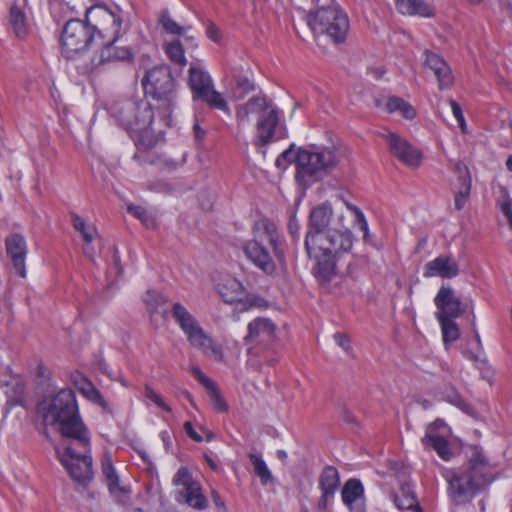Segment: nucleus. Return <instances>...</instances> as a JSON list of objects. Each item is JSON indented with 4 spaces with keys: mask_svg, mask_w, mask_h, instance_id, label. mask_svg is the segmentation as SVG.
Returning <instances> with one entry per match:
<instances>
[{
    "mask_svg": "<svg viewBox=\"0 0 512 512\" xmlns=\"http://www.w3.org/2000/svg\"><path fill=\"white\" fill-rule=\"evenodd\" d=\"M454 171L459 175H463L464 173H470L468 167L462 162L458 161L455 164Z\"/></svg>",
    "mask_w": 512,
    "mask_h": 512,
    "instance_id": "64",
    "label": "nucleus"
},
{
    "mask_svg": "<svg viewBox=\"0 0 512 512\" xmlns=\"http://www.w3.org/2000/svg\"><path fill=\"white\" fill-rule=\"evenodd\" d=\"M197 380L208 390V392L216 388V384L204 373H202Z\"/></svg>",
    "mask_w": 512,
    "mask_h": 512,
    "instance_id": "61",
    "label": "nucleus"
},
{
    "mask_svg": "<svg viewBox=\"0 0 512 512\" xmlns=\"http://www.w3.org/2000/svg\"><path fill=\"white\" fill-rule=\"evenodd\" d=\"M9 23L15 35L22 39L28 33V26L25 13L16 5L10 8Z\"/></svg>",
    "mask_w": 512,
    "mask_h": 512,
    "instance_id": "34",
    "label": "nucleus"
},
{
    "mask_svg": "<svg viewBox=\"0 0 512 512\" xmlns=\"http://www.w3.org/2000/svg\"><path fill=\"white\" fill-rule=\"evenodd\" d=\"M213 84L211 76L206 71L199 67L191 66L189 68L188 85L194 101L198 95L203 93L202 91L212 88Z\"/></svg>",
    "mask_w": 512,
    "mask_h": 512,
    "instance_id": "24",
    "label": "nucleus"
},
{
    "mask_svg": "<svg viewBox=\"0 0 512 512\" xmlns=\"http://www.w3.org/2000/svg\"><path fill=\"white\" fill-rule=\"evenodd\" d=\"M470 192L471 191L465 192V190L457 189V191L455 192V195H454V206H455L456 210L460 211L464 208V206L470 196Z\"/></svg>",
    "mask_w": 512,
    "mask_h": 512,
    "instance_id": "50",
    "label": "nucleus"
},
{
    "mask_svg": "<svg viewBox=\"0 0 512 512\" xmlns=\"http://www.w3.org/2000/svg\"><path fill=\"white\" fill-rule=\"evenodd\" d=\"M206 340H203L202 345H192L195 348L202 350L204 353L210 354L215 360L222 362L224 360V354L222 348L215 345L212 338L206 333Z\"/></svg>",
    "mask_w": 512,
    "mask_h": 512,
    "instance_id": "41",
    "label": "nucleus"
},
{
    "mask_svg": "<svg viewBox=\"0 0 512 512\" xmlns=\"http://www.w3.org/2000/svg\"><path fill=\"white\" fill-rule=\"evenodd\" d=\"M295 177L301 185H311L319 181V172L311 145L307 148H298Z\"/></svg>",
    "mask_w": 512,
    "mask_h": 512,
    "instance_id": "16",
    "label": "nucleus"
},
{
    "mask_svg": "<svg viewBox=\"0 0 512 512\" xmlns=\"http://www.w3.org/2000/svg\"><path fill=\"white\" fill-rule=\"evenodd\" d=\"M197 380L208 390V392L216 388V384L204 373H202Z\"/></svg>",
    "mask_w": 512,
    "mask_h": 512,
    "instance_id": "60",
    "label": "nucleus"
},
{
    "mask_svg": "<svg viewBox=\"0 0 512 512\" xmlns=\"http://www.w3.org/2000/svg\"><path fill=\"white\" fill-rule=\"evenodd\" d=\"M394 502L398 509L406 510L407 512L420 507L411 485L406 482L401 484L399 494L394 496Z\"/></svg>",
    "mask_w": 512,
    "mask_h": 512,
    "instance_id": "29",
    "label": "nucleus"
},
{
    "mask_svg": "<svg viewBox=\"0 0 512 512\" xmlns=\"http://www.w3.org/2000/svg\"><path fill=\"white\" fill-rule=\"evenodd\" d=\"M459 274L458 264L448 256H438L425 264L424 276H440L442 278H453Z\"/></svg>",
    "mask_w": 512,
    "mask_h": 512,
    "instance_id": "21",
    "label": "nucleus"
},
{
    "mask_svg": "<svg viewBox=\"0 0 512 512\" xmlns=\"http://www.w3.org/2000/svg\"><path fill=\"white\" fill-rule=\"evenodd\" d=\"M288 231L292 236L293 241L299 239L300 224L295 217H291L288 223Z\"/></svg>",
    "mask_w": 512,
    "mask_h": 512,
    "instance_id": "53",
    "label": "nucleus"
},
{
    "mask_svg": "<svg viewBox=\"0 0 512 512\" xmlns=\"http://www.w3.org/2000/svg\"><path fill=\"white\" fill-rule=\"evenodd\" d=\"M258 116L256 123V142L258 146L269 144L280 123V111L273 105L272 100L266 95H257L251 97L245 104L239 106L236 110V118L239 124L249 121V115Z\"/></svg>",
    "mask_w": 512,
    "mask_h": 512,
    "instance_id": "5",
    "label": "nucleus"
},
{
    "mask_svg": "<svg viewBox=\"0 0 512 512\" xmlns=\"http://www.w3.org/2000/svg\"><path fill=\"white\" fill-rule=\"evenodd\" d=\"M88 400L92 401L93 403L101 406L104 410L111 413V409L109 407V404L102 396L101 392L96 387H90L89 391H87V395L85 396Z\"/></svg>",
    "mask_w": 512,
    "mask_h": 512,
    "instance_id": "46",
    "label": "nucleus"
},
{
    "mask_svg": "<svg viewBox=\"0 0 512 512\" xmlns=\"http://www.w3.org/2000/svg\"><path fill=\"white\" fill-rule=\"evenodd\" d=\"M425 448H432L437 452L439 457L444 461H449L453 457V452L450 448L448 440L438 434L425 433V436L421 440Z\"/></svg>",
    "mask_w": 512,
    "mask_h": 512,
    "instance_id": "25",
    "label": "nucleus"
},
{
    "mask_svg": "<svg viewBox=\"0 0 512 512\" xmlns=\"http://www.w3.org/2000/svg\"><path fill=\"white\" fill-rule=\"evenodd\" d=\"M6 253L11 260L12 268L21 278L26 277L25 259L27 244L23 235L13 233L5 239Z\"/></svg>",
    "mask_w": 512,
    "mask_h": 512,
    "instance_id": "15",
    "label": "nucleus"
},
{
    "mask_svg": "<svg viewBox=\"0 0 512 512\" xmlns=\"http://www.w3.org/2000/svg\"><path fill=\"white\" fill-rule=\"evenodd\" d=\"M466 464L446 469L443 477L448 483L447 493L455 505H465L485 490L493 481L492 466L481 447L471 446Z\"/></svg>",
    "mask_w": 512,
    "mask_h": 512,
    "instance_id": "3",
    "label": "nucleus"
},
{
    "mask_svg": "<svg viewBox=\"0 0 512 512\" xmlns=\"http://www.w3.org/2000/svg\"><path fill=\"white\" fill-rule=\"evenodd\" d=\"M158 25L161 27L162 32L175 36L185 35L186 30L190 27L179 25L172 19L167 9L161 10L158 14Z\"/></svg>",
    "mask_w": 512,
    "mask_h": 512,
    "instance_id": "35",
    "label": "nucleus"
},
{
    "mask_svg": "<svg viewBox=\"0 0 512 512\" xmlns=\"http://www.w3.org/2000/svg\"><path fill=\"white\" fill-rule=\"evenodd\" d=\"M207 37L211 39L212 41H219L220 39V32L217 26L214 23H210L206 30Z\"/></svg>",
    "mask_w": 512,
    "mask_h": 512,
    "instance_id": "58",
    "label": "nucleus"
},
{
    "mask_svg": "<svg viewBox=\"0 0 512 512\" xmlns=\"http://www.w3.org/2000/svg\"><path fill=\"white\" fill-rule=\"evenodd\" d=\"M446 426L444 420L436 419L434 422L429 424L427 427L426 433L431 432V434H437L436 431L440 428H444Z\"/></svg>",
    "mask_w": 512,
    "mask_h": 512,
    "instance_id": "62",
    "label": "nucleus"
},
{
    "mask_svg": "<svg viewBox=\"0 0 512 512\" xmlns=\"http://www.w3.org/2000/svg\"><path fill=\"white\" fill-rule=\"evenodd\" d=\"M211 498L218 509L222 510V512H227L225 503L222 500L220 494L216 490L211 491Z\"/></svg>",
    "mask_w": 512,
    "mask_h": 512,
    "instance_id": "59",
    "label": "nucleus"
},
{
    "mask_svg": "<svg viewBox=\"0 0 512 512\" xmlns=\"http://www.w3.org/2000/svg\"><path fill=\"white\" fill-rule=\"evenodd\" d=\"M307 23L314 34H325L335 44L344 43L350 28L347 14L337 6H327L311 11Z\"/></svg>",
    "mask_w": 512,
    "mask_h": 512,
    "instance_id": "7",
    "label": "nucleus"
},
{
    "mask_svg": "<svg viewBox=\"0 0 512 512\" xmlns=\"http://www.w3.org/2000/svg\"><path fill=\"white\" fill-rule=\"evenodd\" d=\"M354 236L349 229H327L315 240L305 246L310 258L316 260L315 276L329 283L337 274V262L342 254L348 253L353 245Z\"/></svg>",
    "mask_w": 512,
    "mask_h": 512,
    "instance_id": "4",
    "label": "nucleus"
},
{
    "mask_svg": "<svg viewBox=\"0 0 512 512\" xmlns=\"http://www.w3.org/2000/svg\"><path fill=\"white\" fill-rule=\"evenodd\" d=\"M363 494L364 488L361 481L354 478L346 481L341 491L342 501L351 512H365Z\"/></svg>",
    "mask_w": 512,
    "mask_h": 512,
    "instance_id": "19",
    "label": "nucleus"
},
{
    "mask_svg": "<svg viewBox=\"0 0 512 512\" xmlns=\"http://www.w3.org/2000/svg\"><path fill=\"white\" fill-rule=\"evenodd\" d=\"M128 134L134 140L138 151L152 149L157 144V137L150 126H146L144 129L132 130Z\"/></svg>",
    "mask_w": 512,
    "mask_h": 512,
    "instance_id": "33",
    "label": "nucleus"
},
{
    "mask_svg": "<svg viewBox=\"0 0 512 512\" xmlns=\"http://www.w3.org/2000/svg\"><path fill=\"white\" fill-rule=\"evenodd\" d=\"M435 305L438 308L436 317L458 318L468 310V303L462 302L451 287L442 286L436 297Z\"/></svg>",
    "mask_w": 512,
    "mask_h": 512,
    "instance_id": "12",
    "label": "nucleus"
},
{
    "mask_svg": "<svg viewBox=\"0 0 512 512\" xmlns=\"http://www.w3.org/2000/svg\"><path fill=\"white\" fill-rule=\"evenodd\" d=\"M143 301L151 315L158 312V308L168 302V298L156 290H147Z\"/></svg>",
    "mask_w": 512,
    "mask_h": 512,
    "instance_id": "39",
    "label": "nucleus"
},
{
    "mask_svg": "<svg viewBox=\"0 0 512 512\" xmlns=\"http://www.w3.org/2000/svg\"><path fill=\"white\" fill-rule=\"evenodd\" d=\"M254 90L255 84L248 75L234 71L231 83V93L234 99L241 100Z\"/></svg>",
    "mask_w": 512,
    "mask_h": 512,
    "instance_id": "27",
    "label": "nucleus"
},
{
    "mask_svg": "<svg viewBox=\"0 0 512 512\" xmlns=\"http://www.w3.org/2000/svg\"><path fill=\"white\" fill-rule=\"evenodd\" d=\"M333 216V209L329 202H324L310 211L308 231L305 236V246H309L315 240V237L326 233L328 225Z\"/></svg>",
    "mask_w": 512,
    "mask_h": 512,
    "instance_id": "13",
    "label": "nucleus"
},
{
    "mask_svg": "<svg viewBox=\"0 0 512 512\" xmlns=\"http://www.w3.org/2000/svg\"><path fill=\"white\" fill-rule=\"evenodd\" d=\"M340 485V476L334 466H326L319 476V488L321 496L318 500V509L326 510L329 502L333 499L335 492Z\"/></svg>",
    "mask_w": 512,
    "mask_h": 512,
    "instance_id": "18",
    "label": "nucleus"
},
{
    "mask_svg": "<svg viewBox=\"0 0 512 512\" xmlns=\"http://www.w3.org/2000/svg\"><path fill=\"white\" fill-rule=\"evenodd\" d=\"M396 6L402 14L422 17H432L434 15L433 8L423 0H396Z\"/></svg>",
    "mask_w": 512,
    "mask_h": 512,
    "instance_id": "26",
    "label": "nucleus"
},
{
    "mask_svg": "<svg viewBox=\"0 0 512 512\" xmlns=\"http://www.w3.org/2000/svg\"><path fill=\"white\" fill-rule=\"evenodd\" d=\"M165 51L171 61L181 65L185 64L184 50L179 40L167 44Z\"/></svg>",
    "mask_w": 512,
    "mask_h": 512,
    "instance_id": "43",
    "label": "nucleus"
},
{
    "mask_svg": "<svg viewBox=\"0 0 512 512\" xmlns=\"http://www.w3.org/2000/svg\"><path fill=\"white\" fill-rule=\"evenodd\" d=\"M102 465V473L105 477V481L108 487L109 492L114 496H125L127 497L131 490L129 486L121 485L119 481V476L116 473V470L113 466L112 458L110 454L105 453L102 457L101 461Z\"/></svg>",
    "mask_w": 512,
    "mask_h": 512,
    "instance_id": "22",
    "label": "nucleus"
},
{
    "mask_svg": "<svg viewBox=\"0 0 512 512\" xmlns=\"http://www.w3.org/2000/svg\"><path fill=\"white\" fill-rule=\"evenodd\" d=\"M180 495L184 498L185 502L194 509L203 510L208 506L207 498L202 493V488L199 482L183 489L180 492Z\"/></svg>",
    "mask_w": 512,
    "mask_h": 512,
    "instance_id": "28",
    "label": "nucleus"
},
{
    "mask_svg": "<svg viewBox=\"0 0 512 512\" xmlns=\"http://www.w3.org/2000/svg\"><path fill=\"white\" fill-rule=\"evenodd\" d=\"M46 426L56 427L63 438L71 439L81 447L76 451L71 445L63 450L55 448L60 463L76 482L87 485L93 478L90 452V432L84 424L78 409L76 395L72 389H61L45 397L37 406Z\"/></svg>",
    "mask_w": 512,
    "mask_h": 512,
    "instance_id": "1",
    "label": "nucleus"
},
{
    "mask_svg": "<svg viewBox=\"0 0 512 512\" xmlns=\"http://www.w3.org/2000/svg\"><path fill=\"white\" fill-rule=\"evenodd\" d=\"M109 113L127 133L151 126L154 118L152 106L144 99H119L114 101Z\"/></svg>",
    "mask_w": 512,
    "mask_h": 512,
    "instance_id": "8",
    "label": "nucleus"
},
{
    "mask_svg": "<svg viewBox=\"0 0 512 512\" xmlns=\"http://www.w3.org/2000/svg\"><path fill=\"white\" fill-rule=\"evenodd\" d=\"M425 56L424 66L434 73L438 80L439 88H448L453 82L451 69L448 64L439 55L428 50L425 51Z\"/></svg>",
    "mask_w": 512,
    "mask_h": 512,
    "instance_id": "20",
    "label": "nucleus"
},
{
    "mask_svg": "<svg viewBox=\"0 0 512 512\" xmlns=\"http://www.w3.org/2000/svg\"><path fill=\"white\" fill-rule=\"evenodd\" d=\"M244 340L270 349L276 341V325L268 318H256L248 324V334Z\"/></svg>",
    "mask_w": 512,
    "mask_h": 512,
    "instance_id": "10",
    "label": "nucleus"
},
{
    "mask_svg": "<svg viewBox=\"0 0 512 512\" xmlns=\"http://www.w3.org/2000/svg\"><path fill=\"white\" fill-rule=\"evenodd\" d=\"M450 105H451V109H452L454 117L457 119L462 131H464L466 123H465V118L463 116L461 106L454 100L450 101Z\"/></svg>",
    "mask_w": 512,
    "mask_h": 512,
    "instance_id": "51",
    "label": "nucleus"
},
{
    "mask_svg": "<svg viewBox=\"0 0 512 512\" xmlns=\"http://www.w3.org/2000/svg\"><path fill=\"white\" fill-rule=\"evenodd\" d=\"M443 399L448 403L456 406L467 415L475 414L474 407L468 403L458 392V390L452 385L445 388L443 392Z\"/></svg>",
    "mask_w": 512,
    "mask_h": 512,
    "instance_id": "36",
    "label": "nucleus"
},
{
    "mask_svg": "<svg viewBox=\"0 0 512 512\" xmlns=\"http://www.w3.org/2000/svg\"><path fill=\"white\" fill-rule=\"evenodd\" d=\"M142 85L145 93L158 102L157 109L166 126H171V113L176 103L175 81L168 65H158L148 70Z\"/></svg>",
    "mask_w": 512,
    "mask_h": 512,
    "instance_id": "6",
    "label": "nucleus"
},
{
    "mask_svg": "<svg viewBox=\"0 0 512 512\" xmlns=\"http://www.w3.org/2000/svg\"><path fill=\"white\" fill-rule=\"evenodd\" d=\"M345 205L351 212L354 213L355 221L364 216L363 212L356 205L349 202H345Z\"/></svg>",
    "mask_w": 512,
    "mask_h": 512,
    "instance_id": "63",
    "label": "nucleus"
},
{
    "mask_svg": "<svg viewBox=\"0 0 512 512\" xmlns=\"http://www.w3.org/2000/svg\"><path fill=\"white\" fill-rule=\"evenodd\" d=\"M264 233L267 236V240L269 245L273 250L274 257L276 261L281 265H285V253L281 246V241L279 237V233L277 231L276 226L272 222H266L264 224Z\"/></svg>",
    "mask_w": 512,
    "mask_h": 512,
    "instance_id": "31",
    "label": "nucleus"
},
{
    "mask_svg": "<svg viewBox=\"0 0 512 512\" xmlns=\"http://www.w3.org/2000/svg\"><path fill=\"white\" fill-rule=\"evenodd\" d=\"M122 18L107 6L92 7L86 12V20L70 19L61 34L62 54L67 59L75 58L86 50L97 35L106 39L108 30L113 29L115 36L121 29Z\"/></svg>",
    "mask_w": 512,
    "mask_h": 512,
    "instance_id": "2",
    "label": "nucleus"
},
{
    "mask_svg": "<svg viewBox=\"0 0 512 512\" xmlns=\"http://www.w3.org/2000/svg\"><path fill=\"white\" fill-rule=\"evenodd\" d=\"M500 209L504 216H507L512 213V200L507 192L505 193L504 199L500 204Z\"/></svg>",
    "mask_w": 512,
    "mask_h": 512,
    "instance_id": "57",
    "label": "nucleus"
},
{
    "mask_svg": "<svg viewBox=\"0 0 512 512\" xmlns=\"http://www.w3.org/2000/svg\"><path fill=\"white\" fill-rule=\"evenodd\" d=\"M211 403L218 412H225L228 406L224 398L221 396L219 389L216 387L208 392Z\"/></svg>",
    "mask_w": 512,
    "mask_h": 512,
    "instance_id": "47",
    "label": "nucleus"
},
{
    "mask_svg": "<svg viewBox=\"0 0 512 512\" xmlns=\"http://www.w3.org/2000/svg\"><path fill=\"white\" fill-rule=\"evenodd\" d=\"M200 95L196 97V101H202L206 103L211 109H217L224 113L230 114V108L224 96L215 90L214 84L212 88H208L202 91Z\"/></svg>",
    "mask_w": 512,
    "mask_h": 512,
    "instance_id": "30",
    "label": "nucleus"
},
{
    "mask_svg": "<svg viewBox=\"0 0 512 512\" xmlns=\"http://www.w3.org/2000/svg\"><path fill=\"white\" fill-rule=\"evenodd\" d=\"M249 459L254 467L255 474L260 478L263 485H267L273 480L272 473L260 455L250 453Z\"/></svg>",
    "mask_w": 512,
    "mask_h": 512,
    "instance_id": "38",
    "label": "nucleus"
},
{
    "mask_svg": "<svg viewBox=\"0 0 512 512\" xmlns=\"http://www.w3.org/2000/svg\"><path fill=\"white\" fill-rule=\"evenodd\" d=\"M227 282H228V285L233 289V293H235V295H228L227 293L223 292L222 290H220L219 293L225 302L232 303L239 299L238 295L241 293L242 285L236 279H228Z\"/></svg>",
    "mask_w": 512,
    "mask_h": 512,
    "instance_id": "49",
    "label": "nucleus"
},
{
    "mask_svg": "<svg viewBox=\"0 0 512 512\" xmlns=\"http://www.w3.org/2000/svg\"><path fill=\"white\" fill-rule=\"evenodd\" d=\"M144 395L146 398H148L149 400H151L153 403H155L159 408L163 409L164 411L166 412H171V407L168 406L164 401L163 399L161 398V396L156 393L154 391V389L149 386V385H145V391H144Z\"/></svg>",
    "mask_w": 512,
    "mask_h": 512,
    "instance_id": "48",
    "label": "nucleus"
},
{
    "mask_svg": "<svg viewBox=\"0 0 512 512\" xmlns=\"http://www.w3.org/2000/svg\"><path fill=\"white\" fill-rule=\"evenodd\" d=\"M297 157H298V149L296 150V147L294 144H291L288 149L283 151L276 159L275 165L279 169H286L287 166L293 162L297 164Z\"/></svg>",
    "mask_w": 512,
    "mask_h": 512,
    "instance_id": "42",
    "label": "nucleus"
},
{
    "mask_svg": "<svg viewBox=\"0 0 512 512\" xmlns=\"http://www.w3.org/2000/svg\"><path fill=\"white\" fill-rule=\"evenodd\" d=\"M120 30H118L117 36H115L114 30H108L107 40L103 42V48L101 50L98 62L92 64L90 70L95 69L98 65L104 64L106 62H114V61H132L133 60V52L129 47H117L115 46V42L120 37Z\"/></svg>",
    "mask_w": 512,
    "mask_h": 512,
    "instance_id": "14",
    "label": "nucleus"
},
{
    "mask_svg": "<svg viewBox=\"0 0 512 512\" xmlns=\"http://www.w3.org/2000/svg\"><path fill=\"white\" fill-rule=\"evenodd\" d=\"M183 427H184V430H185L186 434L192 440H194L195 442H202L203 441V437L195 431V429H194V427H193L191 422H189V421L185 422Z\"/></svg>",
    "mask_w": 512,
    "mask_h": 512,
    "instance_id": "54",
    "label": "nucleus"
},
{
    "mask_svg": "<svg viewBox=\"0 0 512 512\" xmlns=\"http://www.w3.org/2000/svg\"><path fill=\"white\" fill-rule=\"evenodd\" d=\"M171 315L191 345H202L203 340L207 339L206 332L196 318L180 302L172 305Z\"/></svg>",
    "mask_w": 512,
    "mask_h": 512,
    "instance_id": "9",
    "label": "nucleus"
},
{
    "mask_svg": "<svg viewBox=\"0 0 512 512\" xmlns=\"http://www.w3.org/2000/svg\"><path fill=\"white\" fill-rule=\"evenodd\" d=\"M385 109L388 113L399 112L403 118L413 120L417 113L415 108L403 98L391 96L388 98Z\"/></svg>",
    "mask_w": 512,
    "mask_h": 512,
    "instance_id": "32",
    "label": "nucleus"
},
{
    "mask_svg": "<svg viewBox=\"0 0 512 512\" xmlns=\"http://www.w3.org/2000/svg\"><path fill=\"white\" fill-rule=\"evenodd\" d=\"M243 251L245 255L267 275H272L276 271V262L271 257L268 250L257 240H251L244 244Z\"/></svg>",
    "mask_w": 512,
    "mask_h": 512,
    "instance_id": "17",
    "label": "nucleus"
},
{
    "mask_svg": "<svg viewBox=\"0 0 512 512\" xmlns=\"http://www.w3.org/2000/svg\"><path fill=\"white\" fill-rule=\"evenodd\" d=\"M70 217L73 228L81 234L83 242H92L96 233L95 228L88 227L85 220L75 212H71Z\"/></svg>",
    "mask_w": 512,
    "mask_h": 512,
    "instance_id": "40",
    "label": "nucleus"
},
{
    "mask_svg": "<svg viewBox=\"0 0 512 512\" xmlns=\"http://www.w3.org/2000/svg\"><path fill=\"white\" fill-rule=\"evenodd\" d=\"M317 169L319 181L326 177L338 164V156L334 147H320L311 145Z\"/></svg>",
    "mask_w": 512,
    "mask_h": 512,
    "instance_id": "23",
    "label": "nucleus"
},
{
    "mask_svg": "<svg viewBox=\"0 0 512 512\" xmlns=\"http://www.w3.org/2000/svg\"><path fill=\"white\" fill-rule=\"evenodd\" d=\"M472 180L470 173H464L458 176V188L459 190L471 191Z\"/></svg>",
    "mask_w": 512,
    "mask_h": 512,
    "instance_id": "52",
    "label": "nucleus"
},
{
    "mask_svg": "<svg viewBox=\"0 0 512 512\" xmlns=\"http://www.w3.org/2000/svg\"><path fill=\"white\" fill-rule=\"evenodd\" d=\"M383 137L389 145L391 154L399 161L411 167H418L421 164V152L400 135L389 131Z\"/></svg>",
    "mask_w": 512,
    "mask_h": 512,
    "instance_id": "11",
    "label": "nucleus"
},
{
    "mask_svg": "<svg viewBox=\"0 0 512 512\" xmlns=\"http://www.w3.org/2000/svg\"><path fill=\"white\" fill-rule=\"evenodd\" d=\"M334 339L336 343L345 351H348L351 348L350 339L348 338L347 335L338 332L334 334Z\"/></svg>",
    "mask_w": 512,
    "mask_h": 512,
    "instance_id": "55",
    "label": "nucleus"
},
{
    "mask_svg": "<svg viewBox=\"0 0 512 512\" xmlns=\"http://www.w3.org/2000/svg\"><path fill=\"white\" fill-rule=\"evenodd\" d=\"M127 211L139 219L147 228L154 226V219L151 214L142 206L130 204Z\"/></svg>",
    "mask_w": 512,
    "mask_h": 512,
    "instance_id": "44",
    "label": "nucleus"
},
{
    "mask_svg": "<svg viewBox=\"0 0 512 512\" xmlns=\"http://www.w3.org/2000/svg\"><path fill=\"white\" fill-rule=\"evenodd\" d=\"M356 223L358 224L359 229L363 232L364 242L368 243L370 234H369L368 223H367L365 216L360 217L358 220H356Z\"/></svg>",
    "mask_w": 512,
    "mask_h": 512,
    "instance_id": "56",
    "label": "nucleus"
},
{
    "mask_svg": "<svg viewBox=\"0 0 512 512\" xmlns=\"http://www.w3.org/2000/svg\"><path fill=\"white\" fill-rule=\"evenodd\" d=\"M172 482L175 486H183V489H185L197 481L193 480L187 467H180L174 475Z\"/></svg>",
    "mask_w": 512,
    "mask_h": 512,
    "instance_id": "45",
    "label": "nucleus"
},
{
    "mask_svg": "<svg viewBox=\"0 0 512 512\" xmlns=\"http://www.w3.org/2000/svg\"><path fill=\"white\" fill-rule=\"evenodd\" d=\"M442 330L443 342L445 344L455 342L460 337V330L457 323L452 318H437Z\"/></svg>",
    "mask_w": 512,
    "mask_h": 512,
    "instance_id": "37",
    "label": "nucleus"
}]
</instances>
